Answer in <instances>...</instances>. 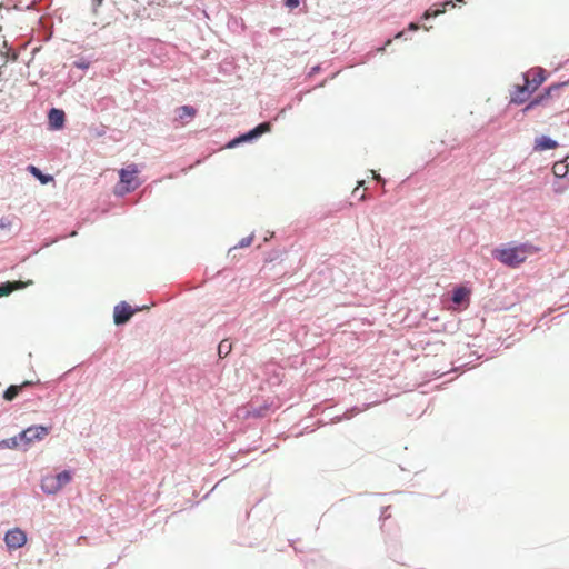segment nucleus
Segmentation results:
<instances>
[{"mask_svg":"<svg viewBox=\"0 0 569 569\" xmlns=\"http://www.w3.org/2000/svg\"><path fill=\"white\" fill-rule=\"evenodd\" d=\"M536 251L537 249L530 243L500 248V262L508 267L516 268Z\"/></svg>","mask_w":569,"mask_h":569,"instance_id":"1","label":"nucleus"},{"mask_svg":"<svg viewBox=\"0 0 569 569\" xmlns=\"http://www.w3.org/2000/svg\"><path fill=\"white\" fill-rule=\"evenodd\" d=\"M50 429L51 428L47 426L33 425L21 430L18 435H16L20 445V449L22 451H27L32 443L41 441L46 436H48Z\"/></svg>","mask_w":569,"mask_h":569,"instance_id":"2","label":"nucleus"},{"mask_svg":"<svg viewBox=\"0 0 569 569\" xmlns=\"http://www.w3.org/2000/svg\"><path fill=\"white\" fill-rule=\"evenodd\" d=\"M270 130H271V124L269 122H261L258 126H256L254 128L250 129L249 131L241 133L238 137L231 139L227 143L226 147L228 149H232V148L238 147L241 143L252 142V141L257 140L258 138H260L263 133L269 132Z\"/></svg>","mask_w":569,"mask_h":569,"instance_id":"3","label":"nucleus"},{"mask_svg":"<svg viewBox=\"0 0 569 569\" xmlns=\"http://www.w3.org/2000/svg\"><path fill=\"white\" fill-rule=\"evenodd\" d=\"M523 84H528L531 93L536 92L538 88L546 81L547 72L541 67H536L522 73Z\"/></svg>","mask_w":569,"mask_h":569,"instance_id":"4","label":"nucleus"},{"mask_svg":"<svg viewBox=\"0 0 569 569\" xmlns=\"http://www.w3.org/2000/svg\"><path fill=\"white\" fill-rule=\"evenodd\" d=\"M138 310L139 308H132L128 302L121 301L116 305L113 309V322L117 326H122L127 323Z\"/></svg>","mask_w":569,"mask_h":569,"instance_id":"5","label":"nucleus"},{"mask_svg":"<svg viewBox=\"0 0 569 569\" xmlns=\"http://www.w3.org/2000/svg\"><path fill=\"white\" fill-rule=\"evenodd\" d=\"M3 540L8 549L13 550L21 548L27 542V535L20 528H13L6 532Z\"/></svg>","mask_w":569,"mask_h":569,"instance_id":"6","label":"nucleus"},{"mask_svg":"<svg viewBox=\"0 0 569 569\" xmlns=\"http://www.w3.org/2000/svg\"><path fill=\"white\" fill-rule=\"evenodd\" d=\"M138 173L136 164H130L119 171L120 182L124 186V191H133L138 188L139 183L134 181V174Z\"/></svg>","mask_w":569,"mask_h":569,"instance_id":"7","label":"nucleus"},{"mask_svg":"<svg viewBox=\"0 0 569 569\" xmlns=\"http://www.w3.org/2000/svg\"><path fill=\"white\" fill-rule=\"evenodd\" d=\"M532 93L529 90L528 84H515L510 91V104H523L527 102Z\"/></svg>","mask_w":569,"mask_h":569,"instance_id":"8","label":"nucleus"},{"mask_svg":"<svg viewBox=\"0 0 569 569\" xmlns=\"http://www.w3.org/2000/svg\"><path fill=\"white\" fill-rule=\"evenodd\" d=\"M49 126L53 130H59L63 127L66 114L64 111L57 108H51L48 113Z\"/></svg>","mask_w":569,"mask_h":569,"instance_id":"9","label":"nucleus"},{"mask_svg":"<svg viewBox=\"0 0 569 569\" xmlns=\"http://www.w3.org/2000/svg\"><path fill=\"white\" fill-rule=\"evenodd\" d=\"M40 488L49 496L56 495L61 490L53 475L42 477Z\"/></svg>","mask_w":569,"mask_h":569,"instance_id":"10","label":"nucleus"},{"mask_svg":"<svg viewBox=\"0 0 569 569\" xmlns=\"http://www.w3.org/2000/svg\"><path fill=\"white\" fill-rule=\"evenodd\" d=\"M556 147H558V141L546 134H541L535 140V150L538 151L551 150Z\"/></svg>","mask_w":569,"mask_h":569,"instance_id":"11","label":"nucleus"},{"mask_svg":"<svg viewBox=\"0 0 569 569\" xmlns=\"http://www.w3.org/2000/svg\"><path fill=\"white\" fill-rule=\"evenodd\" d=\"M470 290L466 287H456L452 291L451 300L456 305H461L469 300Z\"/></svg>","mask_w":569,"mask_h":569,"instance_id":"12","label":"nucleus"},{"mask_svg":"<svg viewBox=\"0 0 569 569\" xmlns=\"http://www.w3.org/2000/svg\"><path fill=\"white\" fill-rule=\"evenodd\" d=\"M31 383V381H24L21 386L11 385L4 390L3 398L7 401L13 400L19 395L22 387L30 386Z\"/></svg>","mask_w":569,"mask_h":569,"instance_id":"13","label":"nucleus"},{"mask_svg":"<svg viewBox=\"0 0 569 569\" xmlns=\"http://www.w3.org/2000/svg\"><path fill=\"white\" fill-rule=\"evenodd\" d=\"M26 284L18 281V282H4L0 284V297H4L10 295L14 289H21L24 288Z\"/></svg>","mask_w":569,"mask_h":569,"instance_id":"14","label":"nucleus"},{"mask_svg":"<svg viewBox=\"0 0 569 569\" xmlns=\"http://www.w3.org/2000/svg\"><path fill=\"white\" fill-rule=\"evenodd\" d=\"M176 113L178 120H183L186 118H193L197 110L192 106H182L177 109Z\"/></svg>","mask_w":569,"mask_h":569,"instance_id":"15","label":"nucleus"},{"mask_svg":"<svg viewBox=\"0 0 569 569\" xmlns=\"http://www.w3.org/2000/svg\"><path fill=\"white\" fill-rule=\"evenodd\" d=\"M29 172L36 177L42 184L50 182L53 178L50 174L43 173L39 168L30 164L28 167Z\"/></svg>","mask_w":569,"mask_h":569,"instance_id":"16","label":"nucleus"},{"mask_svg":"<svg viewBox=\"0 0 569 569\" xmlns=\"http://www.w3.org/2000/svg\"><path fill=\"white\" fill-rule=\"evenodd\" d=\"M552 172H553V176L556 179H563L568 176L569 170L567 169L566 164L561 160V161L555 162V164L552 167Z\"/></svg>","mask_w":569,"mask_h":569,"instance_id":"17","label":"nucleus"},{"mask_svg":"<svg viewBox=\"0 0 569 569\" xmlns=\"http://www.w3.org/2000/svg\"><path fill=\"white\" fill-rule=\"evenodd\" d=\"M441 6H442L441 9H438V10H435V11L427 10L423 13L422 19L427 20V19H430V18H436V17H438L439 14H441V13H443L446 11V7L447 6H451L453 8L456 6V2H453L451 0H447Z\"/></svg>","mask_w":569,"mask_h":569,"instance_id":"18","label":"nucleus"},{"mask_svg":"<svg viewBox=\"0 0 569 569\" xmlns=\"http://www.w3.org/2000/svg\"><path fill=\"white\" fill-rule=\"evenodd\" d=\"M53 476H54L60 489H62L66 485H68L72 479L71 471H69V470H63Z\"/></svg>","mask_w":569,"mask_h":569,"instance_id":"19","label":"nucleus"},{"mask_svg":"<svg viewBox=\"0 0 569 569\" xmlns=\"http://www.w3.org/2000/svg\"><path fill=\"white\" fill-rule=\"evenodd\" d=\"M232 349V345L228 339H223L218 345V355L220 358L227 357Z\"/></svg>","mask_w":569,"mask_h":569,"instance_id":"20","label":"nucleus"},{"mask_svg":"<svg viewBox=\"0 0 569 569\" xmlns=\"http://www.w3.org/2000/svg\"><path fill=\"white\" fill-rule=\"evenodd\" d=\"M20 449L19 441L17 439V436L0 440V449Z\"/></svg>","mask_w":569,"mask_h":569,"instance_id":"21","label":"nucleus"},{"mask_svg":"<svg viewBox=\"0 0 569 569\" xmlns=\"http://www.w3.org/2000/svg\"><path fill=\"white\" fill-rule=\"evenodd\" d=\"M567 86H569V80L552 83V84L548 86L547 88H545L543 91H545L546 96H548V98H550L555 92H557L558 90H560L561 88L567 87Z\"/></svg>","mask_w":569,"mask_h":569,"instance_id":"22","label":"nucleus"},{"mask_svg":"<svg viewBox=\"0 0 569 569\" xmlns=\"http://www.w3.org/2000/svg\"><path fill=\"white\" fill-rule=\"evenodd\" d=\"M548 99H549L548 96H546L545 91H542L540 94H538L533 99L529 100L530 101V107H535L536 108L538 106H541Z\"/></svg>","mask_w":569,"mask_h":569,"instance_id":"23","label":"nucleus"},{"mask_svg":"<svg viewBox=\"0 0 569 569\" xmlns=\"http://www.w3.org/2000/svg\"><path fill=\"white\" fill-rule=\"evenodd\" d=\"M252 240H253V234L242 238L232 249L246 248L251 244Z\"/></svg>","mask_w":569,"mask_h":569,"instance_id":"24","label":"nucleus"},{"mask_svg":"<svg viewBox=\"0 0 569 569\" xmlns=\"http://www.w3.org/2000/svg\"><path fill=\"white\" fill-rule=\"evenodd\" d=\"M560 180L561 179H556V181L553 182L552 187L556 193H562L568 188V184L561 182Z\"/></svg>","mask_w":569,"mask_h":569,"instance_id":"25","label":"nucleus"},{"mask_svg":"<svg viewBox=\"0 0 569 569\" xmlns=\"http://www.w3.org/2000/svg\"><path fill=\"white\" fill-rule=\"evenodd\" d=\"M73 66H74L76 68H78V69L86 70V69H88V68H89L90 62H89L88 60H86V59H83V58H82V59H79V60L74 61V62H73Z\"/></svg>","mask_w":569,"mask_h":569,"instance_id":"26","label":"nucleus"},{"mask_svg":"<svg viewBox=\"0 0 569 569\" xmlns=\"http://www.w3.org/2000/svg\"><path fill=\"white\" fill-rule=\"evenodd\" d=\"M11 226H12V222L9 218L2 217L0 219V229L1 230H10Z\"/></svg>","mask_w":569,"mask_h":569,"instance_id":"27","label":"nucleus"},{"mask_svg":"<svg viewBox=\"0 0 569 569\" xmlns=\"http://www.w3.org/2000/svg\"><path fill=\"white\" fill-rule=\"evenodd\" d=\"M284 4L290 10L296 9L300 4V0H286Z\"/></svg>","mask_w":569,"mask_h":569,"instance_id":"28","label":"nucleus"},{"mask_svg":"<svg viewBox=\"0 0 569 569\" xmlns=\"http://www.w3.org/2000/svg\"><path fill=\"white\" fill-rule=\"evenodd\" d=\"M103 3V0H92V12L97 13L98 8Z\"/></svg>","mask_w":569,"mask_h":569,"instance_id":"29","label":"nucleus"},{"mask_svg":"<svg viewBox=\"0 0 569 569\" xmlns=\"http://www.w3.org/2000/svg\"><path fill=\"white\" fill-rule=\"evenodd\" d=\"M130 191H124V186L122 184L121 187H117L116 190H114V193L119 197H122L124 196L126 193H129Z\"/></svg>","mask_w":569,"mask_h":569,"instance_id":"30","label":"nucleus"},{"mask_svg":"<svg viewBox=\"0 0 569 569\" xmlns=\"http://www.w3.org/2000/svg\"><path fill=\"white\" fill-rule=\"evenodd\" d=\"M370 173L372 174V178L376 179L379 182H385V180L381 178L380 174L376 173L373 170H370Z\"/></svg>","mask_w":569,"mask_h":569,"instance_id":"31","label":"nucleus"},{"mask_svg":"<svg viewBox=\"0 0 569 569\" xmlns=\"http://www.w3.org/2000/svg\"><path fill=\"white\" fill-rule=\"evenodd\" d=\"M419 29V24L416 22H410L408 26V30L410 31H417Z\"/></svg>","mask_w":569,"mask_h":569,"instance_id":"32","label":"nucleus"},{"mask_svg":"<svg viewBox=\"0 0 569 569\" xmlns=\"http://www.w3.org/2000/svg\"><path fill=\"white\" fill-rule=\"evenodd\" d=\"M535 109V107H530V101L526 104V107L522 109V113H527L528 111Z\"/></svg>","mask_w":569,"mask_h":569,"instance_id":"33","label":"nucleus"},{"mask_svg":"<svg viewBox=\"0 0 569 569\" xmlns=\"http://www.w3.org/2000/svg\"><path fill=\"white\" fill-rule=\"evenodd\" d=\"M405 34H406V33H405V31H399V32L395 36V38H396V39H407Z\"/></svg>","mask_w":569,"mask_h":569,"instance_id":"34","label":"nucleus"},{"mask_svg":"<svg viewBox=\"0 0 569 569\" xmlns=\"http://www.w3.org/2000/svg\"><path fill=\"white\" fill-rule=\"evenodd\" d=\"M390 43H391V39H388V40L386 41L385 46H383V47H380V48L378 49V51H380V52L385 51L386 47H387V46H389Z\"/></svg>","mask_w":569,"mask_h":569,"instance_id":"35","label":"nucleus"},{"mask_svg":"<svg viewBox=\"0 0 569 569\" xmlns=\"http://www.w3.org/2000/svg\"><path fill=\"white\" fill-rule=\"evenodd\" d=\"M363 184H365V180H361V181H359V182H358V187H357V188L353 190V192H352V193H353V196H357V192H358L359 187H361V186H363Z\"/></svg>","mask_w":569,"mask_h":569,"instance_id":"36","label":"nucleus"},{"mask_svg":"<svg viewBox=\"0 0 569 569\" xmlns=\"http://www.w3.org/2000/svg\"><path fill=\"white\" fill-rule=\"evenodd\" d=\"M319 70H320V67H319V66H316V67L311 68V71H310V73H309V74L311 76V74H313V73L318 72Z\"/></svg>","mask_w":569,"mask_h":569,"instance_id":"37","label":"nucleus"},{"mask_svg":"<svg viewBox=\"0 0 569 569\" xmlns=\"http://www.w3.org/2000/svg\"><path fill=\"white\" fill-rule=\"evenodd\" d=\"M562 161L566 164L567 169L569 170V156H567Z\"/></svg>","mask_w":569,"mask_h":569,"instance_id":"38","label":"nucleus"},{"mask_svg":"<svg viewBox=\"0 0 569 569\" xmlns=\"http://www.w3.org/2000/svg\"><path fill=\"white\" fill-rule=\"evenodd\" d=\"M491 254L495 258H498V248L491 250Z\"/></svg>","mask_w":569,"mask_h":569,"instance_id":"39","label":"nucleus"},{"mask_svg":"<svg viewBox=\"0 0 569 569\" xmlns=\"http://www.w3.org/2000/svg\"><path fill=\"white\" fill-rule=\"evenodd\" d=\"M456 2H465V0H456Z\"/></svg>","mask_w":569,"mask_h":569,"instance_id":"40","label":"nucleus"}]
</instances>
